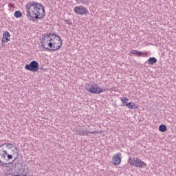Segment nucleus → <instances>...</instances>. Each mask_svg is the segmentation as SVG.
Here are the masks:
<instances>
[{
  "mask_svg": "<svg viewBox=\"0 0 176 176\" xmlns=\"http://www.w3.org/2000/svg\"><path fill=\"white\" fill-rule=\"evenodd\" d=\"M26 17L30 21H36V20H43L46 14L45 6L36 1H30L25 5Z\"/></svg>",
  "mask_w": 176,
  "mask_h": 176,
  "instance_id": "obj_1",
  "label": "nucleus"
},
{
  "mask_svg": "<svg viewBox=\"0 0 176 176\" xmlns=\"http://www.w3.org/2000/svg\"><path fill=\"white\" fill-rule=\"evenodd\" d=\"M41 43L42 47L47 52H56L63 46L61 37L55 33H45Z\"/></svg>",
  "mask_w": 176,
  "mask_h": 176,
  "instance_id": "obj_2",
  "label": "nucleus"
},
{
  "mask_svg": "<svg viewBox=\"0 0 176 176\" xmlns=\"http://www.w3.org/2000/svg\"><path fill=\"white\" fill-rule=\"evenodd\" d=\"M97 86H98L97 84H95V85L87 84L85 87V89L87 90V91H88L91 94H100V93H104V91H107L106 89H102Z\"/></svg>",
  "mask_w": 176,
  "mask_h": 176,
  "instance_id": "obj_3",
  "label": "nucleus"
},
{
  "mask_svg": "<svg viewBox=\"0 0 176 176\" xmlns=\"http://www.w3.org/2000/svg\"><path fill=\"white\" fill-rule=\"evenodd\" d=\"M25 69L31 72H38L39 70V63L36 60H32L30 64L25 65Z\"/></svg>",
  "mask_w": 176,
  "mask_h": 176,
  "instance_id": "obj_4",
  "label": "nucleus"
},
{
  "mask_svg": "<svg viewBox=\"0 0 176 176\" xmlns=\"http://www.w3.org/2000/svg\"><path fill=\"white\" fill-rule=\"evenodd\" d=\"M5 145V144H3L1 145H0V148L1 146H3ZM8 155V151L4 150V149H0V156L1 157V159H3V160H6V155ZM0 166L1 167H4L5 166H8L7 163H3L2 162V160H1L0 158Z\"/></svg>",
  "mask_w": 176,
  "mask_h": 176,
  "instance_id": "obj_5",
  "label": "nucleus"
},
{
  "mask_svg": "<svg viewBox=\"0 0 176 176\" xmlns=\"http://www.w3.org/2000/svg\"><path fill=\"white\" fill-rule=\"evenodd\" d=\"M74 10L76 14H80V16H84V14H87V13H89V10H87L86 8L83 7V6L74 7Z\"/></svg>",
  "mask_w": 176,
  "mask_h": 176,
  "instance_id": "obj_6",
  "label": "nucleus"
},
{
  "mask_svg": "<svg viewBox=\"0 0 176 176\" xmlns=\"http://www.w3.org/2000/svg\"><path fill=\"white\" fill-rule=\"evenodd\" d=\"M112 163L114 166H119L122 163V153H118L112 157Z\"/></svg>",
  "mask_w": 176,
  "mask_h": 176,
  "instance_id": "obj_7",
  "label": "nucleus"
},
{
  "mask_svg": "<svg viewBox=\"0 0 176 176\" xmlns=\"http://www.w3.org/2000/svg\"><path fill=\"white\" fill-rule=\"evenodd\" d=\"M147 166L146 163L140 160V158H138L135 164V167H138L139 168H145Z\"/></svg>",
  "mask_w": 176,
  "mask_h": 176,
  "instance_id": "obj_8",
  "label": "nucleus"
},
{
  "mask_svg": "<svg viewBox=\"0 0 176 176\" xmlns=\"http://www.w3.org/2000/svg\"><path fill=\"white\" fill-rule=\"evenodd\" d=\"M9 41H10V33H9V32L8 31H6L3 34V38L1 41L3 42V43H6L9 42Z\"/></svg>",
  "mask_w": 176,
  "mask_h": 176,
  "instance_id": "obj_9",
  "label": "nucleus"
},
{
  "mask_svg": "<svg viewBox=\"0 0 176 176\" xmlns=\"http://www.w3.org/2000/svg\"><path fill=\"white\" fill-rule=\"evenodd\" d=\"M131 54H133L134 56H137L138 57H144V54L142 51H138L137 50H132L131 51Z\"/></svg>",
  "mask_w": 176,
  "mask_h": 176,
  "instance_id": "obj_10",
  "label": "nucleus"
},
{
  "mask_svg": "<svg viewBox=\"0 0 176 176\" xmlns=\"http://www.w3.org/2000/svg\"><path fill=\"white\" fill-rule=\"evenodd\" d=\"M82 135L87 136L89 134H99L100 132L98 131H89L82 129Z\"/></svg>",
  "mask_w": 176,
  "mask_h": 176,
  "instance_id": "obj_11",
  "label": "nucleus"
},
{
  "mask_svg": "<svg viewBox=\"0 0 176 176\" xmlns=\"http://www.w3.org/2000/svg\"><path fill=\"white\" fill-rule=\"evenodd\" d=\"M126 108H129V109H138V107L135 105V103L133 102H130L128 104H126Z\"/></svg>",
  "mask_w": 176,
  "mask_h": 176,
  "instance_id": "obj_12",
  "label": "nucleus"
},
{
  "mask_svg": "<svg viewBox=\"0 0 176 176\" xmlns=\"http://www.w3.org/2000/svg\"><path fill=\"white\" fill-rule=\"evenodd\" d=\"M138 159V157L132 158L131 157H129L128 162L131 166H133V167H135V163L137 162Z\"/></svg>",
  "mask_w": 176,
  "mask_h": 176,
  "instance_id": "obj_13",
  "label": "nucleus"
},
{
  "mask_svg": "<svg viewBox=\"0 0 176 176\" xmlns=\"http://www.w3.org/2000/svg\"><path fill=\"white\" fill-rule=\"evenodd\" d=\"M147 63L149 65H153L157 63V59L155 57H151L148 59Z\"/></svg>",
  "mask_w": 176,
  "mask_h": 176,
  "instance_id": "obj_14",
  "label": "nucleus"
},
{
  "mask_svg": "<svg viewBox=\"0 0 176 176\" xmlns=\"http://www.w3.org/2000/svg\"><path fill=\"white\" fill-rule=\"evenodd\" d=\"M14 16L16 17V19H20V17L23 16V13L20 10H16L14 12Z\"/></svg>",
  "mask_w": 176,
  "mask_h": 176,
  "instance_id": "obj_15",
  "label": "nucleus"
},
{
  "mask_svg": "<svg viewBox=\"0 0 176 176\" xmlns=\"http://www.w3.org/2000/svg\"><path fill=\"white\" fill-rule=\"evenodd\" d=\"M120 100H121V102L122 103V104L126 107V104H129V98H127V97H122V98H120Z\"/></svg>",
  "mask_w": 176,
  "mask_h": 176,
  "instance_id": "obj_16",
  "label": "nucleus"
},
{
  "mask_svg": "<svg viewBox=\"0 0 176 176\" xmlns=\"http://www.w3.org/2000/svg\"><path fill=\"white\" fill-rule=\"evenodd\" d=\"M159 130L161 133H164V131H167V126L164 124H161L159 126Z\"/></svg>",
  "mask_w": 176,
  "mask_h": 176,
  "instance_id": "obj_17",
  "label": "nucleus"
},
{
  "mask_svg": "<svg viewBox=\"0 0 176 176\" xmlns=\"http://www.w3.org/2000/svg\"><path fill=\"white\" fill-rule=\"evenodd\" d=\"M76 2H80L81 3L86 5L87 3H89V2L90 1V0H75Z\"/></svg>",
  "mask_w": 176,
  "mask_h": 176,
  "instance_id": "obj_18",
  "label": "nucleus"
},
{
  "mask_svg": "<svg viewBox=\"0 0 176 176\" xmlns=\"http://www.w3.org/2000/svg\"><path fill=\"white\" fill-rule=\"evenodd\" d=\"M65 24H68L69 25H72V21L71 19H65Z\"/></svg>",
  "mask_w": 176,
  "mask_h": 176,
  "instance_id": "obj_19",
  "label": "nucleus"
},
{
  "mask_svg": "<svg viewBox=\"0 0 176 176\" xmlns=\"http://www.w3.org/2000/svg\"><path fill=\"white\" fill-rule=\"evenodd\" d=\"M5 145H7L6 148H8V149H12V148H13V144L10 143L5 144Z\"/></svg>",
  "mask_w": 176,
  "mask_h": 176,
  "instance_id": "obj_20",
  "label": "nucleus"
},
{
  "mask_svg": "<svg viewBox=\"0 0 176 176\" xmlns=\"http://www.w3.org/2000/svg\"><path fill=\"white\" fill-rule=\"evenodd\" d=\"M76 131H77L78 135H82V129L80 128V129H77Z\"/></svg>",
  "mask_w": 176,
  "mask_h": 176,
  "instance_id": "obj_21",
  "label": "nucleus"
},
{
  "mask_svg": "<svg viewBox=\"0 0 176 176\" xmlns=\"http://www.w3.org/2000/svg\"><path fill=\"white\" fill-rule=\"evenodd\" d=\"M7 157H8V159H6V160H7V161L13 159V155H10V154H8Z\"/></svg>",
  "mask_w": 176,
  "mask_h": 176,
  "instance_id": "obj_22",
  "label": "nucleus"
},
{
  "mask_svg": "<svg viewBox=\"0 0 176 176\" xmlns=\"http://www.w3.org/2000/svg\"><path fill=\"white\" fill-rule=\"evenodd\" d=\"M17 156H19V152L16 153Z\"/></svg>",
  "mask_w": 176,
  "mask_h": 176,
  "instance_id": "obj_23",
  "label": "nucleus"
},
{
  "mask_svg": "<svg viewBox=\"0 0 176 176\" xmlns=\"http://www.w3.org/2000/svg\"><path fill=\"white\" fill-rule=\"evenodd\" d=\"M16 151H17V147H15Z\"/></svg>",
  "mask_w": 176,
  "mask_h": 176,
  "instance_id": "obj_24",
  "label": "nucleus"
},
{
  "mask_svg": "<svg viewBox=\"0 0 176 176\" xmlns=\"http://www.w3.org/2000/svg\"><path fill=\"white\" fill-rule=\"evenodd\" d=\"M16 159H17V157H16L14 158V160H16Z\"/></svg>",
  "mask_w": 176,
  "mask_h": 176,
  "instance_id": "obj_25",
  "label": "nucleus"
}]
</instances>
